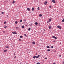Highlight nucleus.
<instances>
[{"instance_id":"1","label":"nucleus","mask_w":64,"mask_h":64,"mask_svg":"<svg viewBox=\"0 0 64 64\" xmlns=\"http://www.w3.org/2000/svg\"><path fill=\"white\" fill-rule=\"evenodd\" d=\"M57 28H59V29H61V27L60 26H57Z\"/></svg>"},{"instance_id":"2","label":"nucleus","mask_w":64,"mask_h":64,"mask_svg":"<svg viewBox=\"0 0 64 64\" xmlns=\"http://www.w3.org/2000/svg\"><path fill=\"white\" fill-rule=\"evenodd\" d=\"M52 38H54V39H57V38L55 36H52Z\"/></svg>"},{"instance_id":"3","label":"nucleus","mask_w":64,"mask_h":64,"mask_svg":"<svg viewBox=\"0 0 64 64\" xmlns=\"http://www.w3.org/2000/svg\"><path fill=\"white\" fill-rule=\"evenodd\" d=\"M47 3H48V2H47V1H46L44 2V5H46L47 4Z\"/></svg>"},{"instance_id":"4","label":"nucleus","mask_w":64,"mask_h":64,"mask_svg":"<svg viewBox=\"0 0 64 64\" xmlns=\"http://www.w3.org/2000/svg\"><path fill=\"white\" fill-rule=\"evenodd\" d=\"M52 2H53V3H56V2H55V0H52Z\"/></svg>"},{"instance_id":"5","label":"nucleus","mask_w":64,"mask_h":64,"mask_svg":"<svg viewBox=\"0 0 64 64\" xmlns=\"http://www.w3.org/2000/svg\"><path fill=\"white\" fill-rule=\"evenodd\" d=\"M12 34H17V33L16 32H12Z\"/></svg>"},{"instance_id":"6","label":"nucleus","mask_w":64,"mask_h":64,"mask_svg":"<svg viewBox=\"0 0 64 64\" xmlns=\"http://www.w3.org/2000/svg\"><path fill=\"white\" fill-rule=\"evenodd\" d=\"M32 44L34 45H35V42H34H34H32Z\"/></svg>"},{"instance_id":"7","label":"nucleus","mask_w":64,"mask_h":64,"mask_svg":"<svg viewBox=\"0 0 64 64\" xmlns=\"http://www.w3.org/2000/svg\"><path fill=\"white\" fill-rule=\"evenodd\" d=\"M39 56H40V55H38V56H36V58H38Z\"/></svg>"},{"instance_id":"8","label":"nucleus","mask_w":64,"mask_h":64,"mask_svg":"<svg viewBox=\"0 0 64 64\" xmlns=\"http://www.w3.org/2000/svg\"><path fill=\"white\" fill-rule=\"evenodd\" d=\"M35 24L36 25H38V22H36L35 23Z\"/></svg>"},{"instance_id":"9","label":"nucleus","mask_w":64,"mask_h":64,"mask_svg":"<svg viewBox=\"0 0 64 64\" xmlns=\"http://www.w3.org/2000/svg\"><path fill=\"white\" fill-rule=\"evenodd\" d=\"M34 8H32V11H34Z\"/></svg>"},{"instance_id":"10","label":"nucleus","mask_w":64,"mask_h":64,"mask_svg":"<svg viewBox=\"0 0 64 64\" xmlns=\"http://www.w3.org/2000/svg\"><path fill=\"white\" fill-rule=\"evenodd\" d=\"M39 16H40V17H42V15L41 14H40L39 15Z\"/></svg>"},{"instance_id":"11","label":"nucleus","mask_w":64,"mask_h":64,"mask_svg":"<svg viewBox=\"0 0 64 64\" xmlns=\"http://www.w3.org/2000/svg\"><path fill=\"white\" fill-rule=\"evenodd\" d=\"M27 10H28L29 11H30V8H27Z\"/></svg>"},{"instance_id":"12","label":"nucleus","mask_w":64,"mask_h":64,"mask_svg":"<svg viewBox=\"0 0 64 64\" xmlns=\"http://www.w3.org/2000/svg\"><path fill=\"white\" fill-rule=\"evenodd\" d=\"M49 21H50V22H51V21H52V20L50 18L49 19Z\"/></svg>"},{"instance_id":"13","label":"nucleus","mask_w":64,"mask_h":64,"mask_svg":"<svg viewBox=\"0 0 64 64\" xmlns=\"http://www.w3.org/2000/svg\"><path fill=\"white\" fill-rule=\"evenodd\" d=\"M36 57V56H34L33 57V58H34V59H35Z\"/></svg>"},{"instance_id":"14","label":"nucleus","mask_w":64,"mask_h":64,"mask_svg":"<svg viewBox=\"0 0 64 64\" xmlns=\"http://www.w3.org/2000/svg\"><path fill=\"white\" fill-rule=\"evenodd\" d=\"M47 48H50V47L49 46H46Z\"/></svg>"},{"instance_id":"15","label":"nucleus","mask_w":64,"mask_h":64,"mask_svg":"<svg viewBox=\"0 0 64 64\" xmlns=\"http://www.w3.org/2000/svg\"><path fill=\"white\" fill-rule=\"evenodd\" d=\"M8 27L7 26H4V28H5V29L6 28H7Z\"/></svg>"},{"instance_id":"16","label":"nucleus","mask_w":64,"mask_h":64,"mask_svg":"<svg viewBox=\"0 0 64 64\" xmlns=\"http://www.w3.org/2000/svg\"><path fill=\"white\" fill-rule=\"evenodd\" d=\"M9 47L8 46H7L6 47V48H9Z\"/></svg>"},{"instance_id":"17","label":"nucleus","mask_w":64,"mask_h":64,"mask_svg":"<svg viewBox=\"0 0 64 64\" xmlns=\"http://www.w3.org/2000/svg\"><path fill=\"white\" fill-rule=\"evenodd\" d=\"M17 23H18V22L17 21H16L15 22V24H17Z\"/></svg>"},{"instance_id":"18","label":"nucleus","mask_w":64,"mask_h":64,"mask_svg":"<svg viewBox=\"0 0 64 64\" xmlns=\"http://www.w3.org/2000/svg\"><path fill=\"white\" fill-rule=\"evenodd\" d=\"M30 30H31V28H29L28 29V30L30 31Z\"/></svg>"},{"instance_id":"19","label":"nucleus","mask_w":64,"mask_h":64,"mask_svg":"<svg viewBox=\"0 0 64 64\" xmlns=\"http://www.w3.org/2000/svg\"><path fill=\"white\" fill-rule=\"evenodd\" d=\"M6 22L5 21L4 22V24H6Z\"/></svg>"},{"instance_id":"20","label":"nucleus","mask_w":64,"mask_h":64,"mask_svg":"<svg viewBox=\"0 0 64 64\" xmlns=\"http://www.w3.org/2000/svg\"><path fill=\"white\" fill-rule=\"evenodd\" d=\"M40 9V8L38 7V10H39V9Z\"/></svg>"},{"instance_id":"21","label":"nucleus","mask_w":64,"mask_h":64,"mask_svg":"<svg viewBox=\"0 0 64 64\" xmlns=\"http://www.w3.org/2000/svg\"><path fill=\"white\" fill-rule=\"evenodd\" d=\"M49 28L50 29H51V27L50 26H49Z\"/></svg>"},{"instance_id":"22","label":"nucleus","mask_w":64,"mask_h":64,"mask_svg":"<svg viewBox=\"0 0 64 64\" xmlns=\"http://www.w3.org/2000/svg\"><path fill=\"white\" fill-rule=\"evenodd\" d=\"M18 40L19 41H22V40L21 39H19Z\"/></svg>"},{"instance_id":"23","label":"nucleus","mask_w":64,"mask_h":64,"mask_svg":"<svg viewBox=\"0 0 64 64\" xmlns=\"http://www.w3.org/2000/svg\"><path fill=\"white\" fill-rule=\"evenodd\" d=\"M7 51V50H4V52H6V51Z\"/></svg>"},{"instance_id":"24","label":"nucleus","mask_w":64,"mask_h":64,"mask_svg":"<svg viewBox=\"0 0 64 64\" xmlns=\"http://www.w3.org/2000/svg\"><path fill=\"white\" fill-rule=\"evenodd\" d=\"M20 38H22L23 37V36H20Z\"/></svg>"},{"instance_id":"25","label":"nucleus","mask_w":64,"mask_h":64,"mask_svg":"<svg viewBox=\"0 0 64 64\" xmlns=\"http://www.w3.org/2000/svg\"><path fill=\"white\" fill-rule=\"evenodd\" d=\"M51 48H54V46H51Z\"/></svg>"},{"instance_id":"26","label":"nucleus","mask_w":64,"mask_h":64,"mask_svg":"<svg viewBox=\"0 0 64 64\" xmlns=\"http://www.w3.org/2000/svg\"><path fill=\"white\" fill-rule=\"evenodd\" d=\"M13 4H14V3H15V1H13Z\"/></svg>"},{"instance_id":"27","label":"nucleus","mask_w":64,"mask_h":64,"mask_svg":"<svg viewBox=\"0 0 64 64\" xmlns=\"http://www.w3.org/2000/svg\"><path fill=\"white\" fill-rule=\"evenodd\" d=\"M24 36H27V35H26V34H24Z\"/></svg>"},{"instance_id":"28","label":"nucleus","mask_w":64,"mask_h":64,"mask_svg":"<svg viewBox=\"0 0 64 64\" xmlns=\"http://www.w3.org/2000/svg\"><path fill=\"white\" fill-rule=\"evenodd\" d=\"M62 22H64V19L63 20H62Z\"/></svg>"},{"instance_id":"29","label":"nucleus","mask_w":64,"mask_h":64,"mask_svg":"<svg viewBox=\"0 0 64 64\" xmlns=\"http://www.w3.org/2000/svg\"><path fill=\"white\" fill-rule=\"evenodd\" d=\"M48 51H50V50L49 49L48 50Z\"/></svg>"},{"instance_id":"30","label":"nucleus","mask_w":64,"mask_h":64,"mask_svg":"<svg viewBox=\"0 0 64 64\" xmlns=\"http://www.w3.org/2000/svg\"><path fill=\"white\" fill-rule=\"evenodd\" d=\"M22 20H20V22H22Z\"/></svg>"},{"instance_id":"31","label":"nucleus","mask_w":64,"mask_h":64,"mask_svg":"<svg viewBox=\"0 0 64 64\" xmlns=\"http://www.w3.org/2000/svg\"><path fill=\"white\" fill-rule=\"evenodd\" d=\"M36 64H40V62H38L36 63Z\"/></svg>"},{"instance_id":"32","label":"nucleus","mask_w":64,"mask_h":64,"mask_svg":"<svg viewBox=\"0 0 64 64\" xmlns=\"http://www.w3.org/2000/svg\"><path fill=\"white\" fill-rule=\"evenodd\" d=\"M22 28H24V26H22Z\"/></svg>"},{"instance_id":"33","label":"nucleus","mask_w":64,"mask_h":64,"mask_svg":"<svg viewBox=\"0 0 64 64\" xmlns=\"http://www.w3.org/2000/svg\"><path fill=\"white\" fill-rule=\"evenodd\" d=\"M2 14H4V12H2Z\"/></svg>"},{"instance_id":"34","label":"nucleus","mask_w":64,"mask_h":64,"mask_svg":"<svg viewBox=\"0 0 64 64\" xmlns=\"http://www.w3.org/2000/svg\"><path fill=\"white\" fill-rule=\"evenodd\" d=\"M49 7H50V8H51V6H49Z\"/></svg>"},{"instance_id":"35","label":"nucleus","mask_w":64,"mask_h":64,"mask_svg":"<svg viewBox=\"0 0 64 64\" xmlns=\"http://www.w3.org/2000/svg\"><path fill=\"white\" fill-rule=\"evenodd\" d=\"M16 29H18V28H19L16 27Z\"/></svg>"},{"instance_id":"36","label":"nucleus","mask_w":64,"mask_h":64,"mask_svg":"<svg viewBox=\"0 0 64 64\" xmlns=\"http://www.w3.org/2000/svg\"><path fill=\"white\" fill-rule=\"evenodd\" d=\"M54 42H56V40H54L53 41Z\"/></svg>"},{"instance_id":"37","label":"nucleus","mask_w":64,"mask_h":64,"mask_svg":"<svg viewBox=\"0 0 64 64\" xmlns=\"http://www.w3.org/2000/svg\"><path fill=\"white\" fill-rule=\"evenodd\" d=\"M26 21V19H25L24 20V21Z\"/></svg>"},{"instance_id":"38","label":"nucleus","mask_w":64,"mask_h":64,"mask_svg":"<svg viewBox=\"0 0 64 64\" xmlns=\"http://www.w3.org/2000/svg\"><path fill=\"white\" fill-rule=\"evenodd\" d=\"M59 57H61V55H60L59 56Z\"/></svg>"},{"instance_id":"39","label":"nucleus","mask_w":64,"mask_h":64,"mask_svg":"<svg viewBox=\"0 0 64 64\" xmlns=\"http://www.w3.org/2000/svg\"><path fill=\"white\" fill-rule=\"evenodd\" d=\"M53 64H56V63H53Z\"/></svg>"},{"instance_id":"40","label":"nucleus","mask_w":64,"mask_h":64,"mask_svg":"<svg viewBox=\"0 0 64 64\" xmlns=\"http://www.w3.org/2000/svg\"><path fill=\"white\" fill-rule=\"evenodd\" d=\"M36 55H37V53H36Z\"/></svg>"},{"instance_id":"41","label":"nucleus","mask_w":64,"mask_h":64,"mask_svg":"<svg viewBox=\"0 0 64 64\" xmlns=\"http://www.w3.org/2000/svg\"><path fill=\"white\" fill-rule=\"evenodd\" d=\"M14 55H16V54H15V53H14Z\"/></svg>"},{"instance_id":"42","label":"nucleus","mask_w":64,"mask_h":64,"mask_svg":"<svg viewBox=\"0 0 64 64\" xmlns=\"http://www.w3.org/2000/svg\"><path fill=\"white\" fill-rule=\"evenodd\" d=\"M20 64H22L20 62Z\"/></svg>"},{"instance_id":"43","label":"nucleus","mask_w":64,"mask_h":64,"mask_svg":"<svg viewBox=\"0 0 64 64\" xmlns=\"http://www.w3.org/2000/svg\"><path fill=\"white\" fill-rule=\"evenodd\" d=\"M49 22H50L48 21V22L47 23H48Z\"/></svg>"},{"instance_id":"44","label":"nucleus","mask_w":64,"mask_h":64,"mask_svg":"<svg viewBox=\"0 0 64 64\" xmlns=\"http://www.w3.org/2000/svg\"><path fill=\"white\" fill-rule=\"evenodd\" d=\"M62 63H63V64H64V62H63Z\"/></svg>"},{"instance_id":"45","label":"nucleus","mask_w":64,"mask_h":64,"mask_svg":"<svg viewBox=\"0 0 64 64\" xmlns=\"http://www.w3.org/2000/svg\"><path fill=\"white\" fill-rule=\"evenodd\" d=\"M3 33H5V32L4 31H3Z\"/></svg>"},{"instance_id":"46","label":"nucleus","mask_w":64,"mask_h":64,"mask_svg":"<svg viewBox=\"0 0 64 64\" xmlns=\"http://www.w3.org/2000/svg\"><path fill=\"white\" fill-rule=\"evenodd\" d=\"M16 56H15L14 57V58H16Z\"/></svg>"},{"instance_id":"47","label":"nucleus","mask_w":64,"mask_h":64,"mask_svg":"<svg viewBox=\"0 0 64 64\" xmlns=\"http://www.w3.org/2000/svg\"><path fill=\"white\" fill-rule=\"evenodd\" d=\"M45 59H47V58H45Z\"/></svg>"},{"instance_id":"48","label":"nucleus","mask_w":64,"mask_h":64,"mask_svg":"<svg viewBox=\"0 0 64 64\" xmlns=\"http://www.w3.org/2000/svg\"><path fill=\"white\" fill-rule=\"evenodd\" d=\"M32 25V24H31V25Z\"/></svg>"}]
</instances>
